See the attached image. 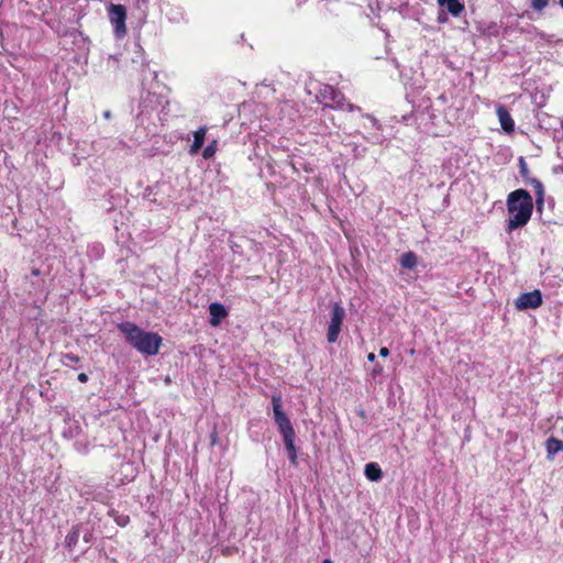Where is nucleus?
<instances>
[{
	"instance_id": "1",
	"label": "nucleus",
	"mask_w": 563,
	"mask_h": 563,
	"mask_svg": "<svg viewBox=\"0 0 563 563\" xmlns=\"http://www.w3.org/2000/svg\"><path fill=\"white\" fill-rule=\"evenodd\" d=\"M119 331L124 340L133 349L145 356H155L158 354L163 338L156 332L145 331L130 321H123L118 324Z\"/></svg>"
},
{
	"instance_id": "2",
	"label": "nucleus",
	"mask_w": 563,
	"mask_h": 563,
	"mask_svg": "<svg viewBox=\"0 0 563 563\" xmlns=\"http://www.w3.org/2000/svg\"><path fill=\"white\" fill-rule=\"evenodd\" d=\"M507 211L509 218L506 220L505 230L510 233L523 228L531 219L533 212V200L526 189H516L507 196Z\"/></svg>"
},
{
	"instance_id": "3",
	"label": "nucleus",
	"mask_w": 563,
	"mask_h": 563,
	"mask_svg": "<svg viewBox=\"0 0 563 563\" xmlns=\"http://www.w3.org/2000/svg\"><path fill=\"white\" fill-rule=\"evenodd\" d=\"M273 416L278 431L283 437L288 459L292 465L297 464V449L295 445L296 432L288 418L283 410L282 398L278 395L272 397Z\"/></svg>"
},
{
	"instance_id": "4",
	"label": "nucleus",
	"mask_w": 563,
	"mask_h": 563,
	"mask_svg": "<svg viewBox=\"0 0 563 563\" xmlns=\"http://www.w3.org/2000/svg\"><path fill=\"white\" fill-rule=\"evenodd\" d=\"M345 318V309L340 302L332 305L330 322L327 331V340L329 343H335L342 330L343 320Z\"/></svg>"
},
{
	"instance_id": "5",
	"label": "nucleus",
	"mask_w": 563,
	"mask_h": 563,
	"mask_svg": "<svg viewBox=\"0 0 563 563\" xmlns=\"http://www.w3.org/2000/svg\"><path fill=\"white\" fill-rule=\"evenodd\" d=\"M318 98L324 102L325 107L344 110V95L331 85H322L318 91Z\"/></svg>"
},
{
	"instance_id": "6",
	"label": "nucleus",
	"mask_w": 563,
	"mask_h": 563,
	"mask_svg": "<svg viewBox=\"0 0 563 563\" xmlns=\"http://www.w3.org/2000/svg\"><path fill=\"white\" fill-rule=\"evenodd\" d=\"M108 15L113 25L114 33L118 37H122L126 33L125 19L126 9L122 4L110 3L108 7Z\"/></svg>"
},
{
	"instance_id": "7",
	"label": "nucleus",
	"mask_w": 563,
	"mask_h": 563,
	"mask_svg": "<svg viewBox=\"0 0 563 563\" xmlns=\"http://www.w3.org/2000/svg\"><path fill=\"white\" fill-rule=\"evenodd\" d=\"M541 305L542 294L538 289L521 294L515 301V306L518 310L536 309Z\"/></svg>"
},
{
	"instance_id": "8",
	"label": "nucleus",
	"mask_w": 563,
	"mask_h": 563,
	"mask_svg": "<svg viewBox=\"0 0 563 563\" xmlns=\"http://www.w3.org/2000/svg\"><path fill=\"white\" fill-rule=\"evenodd\" d=\"M496 113L503 130L507 133L514 132L515 122L506 107L503 104L498 106L496 109Z\"/></svg>"
},
{
	"instance_id": "9",
	"label": "nucleus",
	"mask_w": 563,
	"mask_h": 563,
	"mask_svg": "<svg viewBox=\"0 0 563 563\" xmlns=\"http://www.w3.org/2000/svg\"><path fill=\"white\" fill-rule=\"evenodd\" d=\"M210 320L209 323L213 327L220 324V322L228 316V311L223 305L219 302H212L209 306Z\"/></svg>"
},
{
	"instance_id": "10",
	"label": "nucleus",
	"mask_w": 563,
	"mask_h": 563,
	"mask_svg": "<svg viewBox=\"0 0 563 563\" xmlns=\"http://www.w3.org/2000/svg\"><path fill=\"white\" fill-rule=\"evenodd\" d=\"M438 4L452 16H460L465 10L463 0H438Z\"/></svg>"
},
{
	"instance_id": "11",
	"label": "nucleus",
	"mask_w": 563,
	"mask_h": 563,
	"mask_svg": "<svg viewBox=\"0 0 563 563\" xmlns=\"http://www.w3.org/2000/svg\"><path fill=\"white\" fill-rule=\"evenodd\" d=\"M476 32L484 37L497 36L499 34V25L496 22H478Z\"/></svg>"
},
{
	"instance_id": "12",
	"label": "nucleus",
	"mask_w": 563,
	"mask_h": 563,
	"mask_svg": "<svg viewBox=\"0 0 563 563\" xmlns=\"http://www.w3.org/2000/svg\"><path fill=\"white\" fill-rule=\"evenodd\" d=\"M206 133H207L206 126H201L197 131L194 132V142L190 145V150H189L190 154L198 153L199 150L203 146Z\"/></svg>"
},
{
	"instance_id": "13",
	"label": "nucleus",
	"mask_w": 563,
	"mask_h": 563,
	"mask_svg": "<svg viewBox=\"0 0 563 563\" xmlns=\"http://www.w3.org/2000/svg\"><path fill=\"white\" fill-rule=\"evenodd\" d=\"M545 449L547 457L553 460L558 452L563 451V441L551 437L545 441Z\"/></svg>"
},
{
	"instance_id": "14",
	"label": "nucleus",
	"mask_w": 563,
	"mask_h": 563,
	"mask_svg": "<svg viewBox=\"0 0 563 563\" xmlns=\"http://www.w3.org/2000/svg\"><path fill=\"white\" fill-rule=\"evenodd\" d=\"M81 525L73 527L71 531L65 538L66 548L71 551L78 543L80 537Z\"/></svg>"
},
{
	"instance_id": "15",
	"label": "nucleus",
	"mask_w": 563,
	"mask_h": 563,
	"mask_svg": "<svg viewBox=\"0 0 563 563\" xmlns=\"http://www.w3.org/2000/svg\"><path fill=\"white\" fill-rule=\"evenodd\" d=\"M365 476L373 482H377L383 477V472L377 463H367L365 465Z\"/></svg>"
},
{
	"instance_id": "16",
	"label": "nucleus",
	"mask_w": 563,
	"mask_h": 563,
	"mask_svg": "<svg viewBox=\"0 0 563 563\" xmlns=\"http://www.w3.org/2000/svg\"><path fill=\"white\" fill-rule=\"evenodd\" d=\"M529 181L533 186L536 191L538 209H541L544 201V187L542 183L537 178H531L529 179Z\"/></svg>"
},
{
	"instance_id": "17",
	"label": "nucleus",
	"mask_w": 563,
	"mask_h": 563,
	"mask_svg": "<svg viewBox=\"0 0 563 563\" xmlns=\"http://www.w3.org/2000/svg\"><path fill=\"white\" fill-rule=\"evenodd\" d=\"M399 263L404 268L412 269L417 265V255L413 252H407L401 255Z\"/></svg>"
},
{
	"instance_id": "18",
	"label": "nucleus",
	"mask_w": 563,
	"mask_h": 563,
	"mask_svg": "<svg viewBox=\"0 0 563 563\" xmlns=\"http://www.w3.org/2000/svg\"><path fill=\"white\" fill-rule=\"evenodd\" d=\"M216 151H217V141L213 140L210 144H208L203 148V151H202L203 158L205 159H210L216 154Z\"/></svg>"
},
{
	"instance_id": "19",
	"label": "nucleus",
	"mask_w": 563,
	"mask_h": 563,
	"mask_svg": "<svg viewBox=\"0 0 563 563\" xmlns=\"http://www.w3.org/2000/svg\"><path fill=\"white\" fill-rule=\"evenodd\" d=\"M79 361L80 357L73 353H66L62 357V363L66 366H68L70 363H78Z\"/></svg>"
},
{
	"instance_id": "20",
	"label": "nucleus",
	"mask_w": 563,
	"mask_h": 563,
	"mask_svg": "<svg viewBox=\"0 0 563 563\" xmlns=\"http://www.w3.org/2000/svg\"><path fill=\"white\" fill-rule=\"evenodd\" d=\"M549 4V0H531V8L541 11L547 8Z\"/></svg>"
},
{
	"instance_id": "21",
	"label": "nucleus",
	"mask_w": 563,
	"mask_h": 563,
	"mask_svg": "<svg viewBox=\"0 0 563 563\" xmlns=\"http://www.w3.org/2000/svg\"><path fill=\"white\" fill-rule=\"evenodd\" d=\"M519 169H520V175L523 178H527L528 174H529V169H528V165L522 156L519 158Z\"/></svg>"
},
{
	"instance_id": "22",
	"label": "nucleus",
	"mask_w": 563,
	"mask_h": 563,
	"mask_svg": "<svg viewBox=\"0 0 563 563\" xmlns=\"http://www.w3.org/2000/svg\"><path fill=\"white\" fill-rule=\"evenodd\" d=\"M229 245H230V249L231 251L234 253V254H239V255H242L243 254V247L240 243H238L236 241H233V240H230L229 241Z\"/></svg>"
},
{
	"instance_id": "23",
	"label": "nucleus",
	"mask_w": 563,
	"mask_h": 563,
	"mask_svg": "<svg viewBox=\"0 0 563 563\" xmlns=\"http://www.w3.org/2000/svg\"><path fill=\"white\" fill-rule=\"evenodd\" d=\"M437 21L439 24H445L448 23L449 21V18H448V12L442 10L439 14H438V18H437Z\"/></svg>"
},
{
	"instance_id": "24",
	"label": "nucleus",
	"mask_w": 563,
	"mask_h": 563,
	"mask_svg": "<svg viewBox=\"0 0 563 563\" xmlns=\"http://www.w3.org/2000/svg\"><path fill=\"white\" fill-rule=\"evenodd\" d=\"M130 521V518L128 516H119L117 518V523L121 527H124L129 523Z\"/></svg>"
},
{
	"instance_id": "25",
	"label": "nucleus",
	"mask_w": 563,
	"mask_h": 563,
	"mask_svg": "<svg viewBox=\"0 0 563 563\" xmlns=\"http://www.w3.org/2000/svg\"><path fill=\"white\" fill-rule=\"evenodd\" d=\"M366 140L369 141L373 144H377V143L382 142L380 135H377V134H373V135L366 137Z\"/></svg>"
},
{
	"instance_id": "26",
	"label": "nucleus",
	"mask_w": 563,
	"mask_h": 563,
	"mask_svg": "<svg viewBox=\"0 0 563 563\" xmlns=\"http://www.w3.org/2000/svg\"><path fill=\"white\" fill-rule=\"evenodd\" d=\"M367 119H369L371 123H372V126L375 128V129H379L380 128V124L378 122V120L369 114L366 115Z\"/></svg>"
},
{
	"instance_id": "27",
	"label": "nucleus",
	"mask_w": 563,
	"mask_h": 563,
	"mask_svg": "<svg viewBox=\"0 0 563 563\" xmlns=\"http://www.w3.org/2000/svg\"><path fill=\"white\" fill-rule=\"evenodd\" d=\"M383 373V366L379 364H376L372 371L373 376H378Z\"/></svg>"
},
{
	"instance_id": "28",
	"label": "nucleus",
	"mask_w": 563,
	"mask_h": 563,
	"mask_svg": "<svg viewBox=\"0 0 563 563\" xmlns=\"http://www.w3.org/2000/svg\"><path fill=\"white\" fill-rule=\"evenodd\" d=\"M345 109H346L347 111H350V112L355 111V110H357V111H360V110H361V109H360V107H357V106H355V104H353V103H346V102H345V104H344V110H345Z\"/></svg>"
},
{
	"instance_id": "29",
	"label": "nucleus",
	"mask_w": 563,
	"mask_h": 563,
	"mask_svg": "<svg viewBox=\"0 0 563 563\" xmlns=\"http://www.w3.org/2000/svg\"><path fill=\"white\" fill-rule=\"evenodd\" d=\"M31 284L34 286L35 289H41L44 285V280L43 279L36 280V282L31 280Z\"/></svg>"
},
{
	"instance_id": "30",
	"label": "nucleus",
	"mask_w": 563,
	"mask_h": 563,
	"mask_svg": "<svg viewBox=\"0 0 563 563\" xmlns=\"http://www.w3.org/2000/svg\"><path fill=\"white\" fill-rule=\"evenodd\" d=\"M210 438H211V445H214L218 441V433H217L216 429L212 431Z\"/></svg>"
},
{
	"instance_id": "31",
	"label": "nucleus",
	"mask_w": 563,
	"mask_h": 563,
	"mask_svg": "<svg viewBox=\"0 0 563 563\" xmlns=\"http://www.w3.org/2000/svg\"><path fill=\"white\" fill-rule=\"evenodd\" d=\"M379 355H380L382 357H387V356L389 355V350H388L387 347H385V346H384V347H380V350H379Z\"/></svg>"
},
{
	"instance_id": "32",
	"label": "nucleus",
	"mask_w": 563,
	"mask_h": 563,
	"mask_svg": "<svg viewBox=\"0 0 563 563\" xmlns=\"http://www.w3.org/2000/svg\"><path fill=\"white\" fill-rule=\"evenodd\" d=\"M78 380H79L80 383H87V382H88V375H87L86 373H80V374L78 375Z\"/></svg>"
},
{
	"instance_id": "33",
	"label": "nucleus",
	"mask_w": 563,
	"mask_h": 563,
	"mask_svg": "<svg viewBox=\"0 0 563 563\" xmlns=\"http://www.w3.org/2000/svg\"><path fill=\"white\" fill-rule=\"evenodd\" d=\"M91 536H92V534H91V532L87 530V531L85 532L84 537H82L84 541H85L86 543H90V541H91Z\"/></svg>"
},
{
	"instance_id": "34",
	"label": "nucleus",
	"mask_w": 563,
	"mask_h": 563,
	"mask_svg": "<svg viewBox=\"0 0 563 563\" xmlns=\"http://www.w3.org/2000/svg\"><path fill=\"white\" fill-rule=\"evenodd\" d=\"M41 274H42L41 271L38 268H36V267L32 268V271H31V276L32 277H40Z\"/></svg>"
},
{
	"instance_id": "35",
	"label": "nucleus",
	"mask_w": 563,
	"mask_h": 563,
	"mask_svg": "<svg viewBox=\"0 0 563 563\" xmlns=\"http://www.w3.org/2000/svg\"><path fill=\"white\" fill-rule=\"evenodd\" d=\"M367 360H368L369 362H374V361L376 360V355H375L374 353H368V354H367Z\"/></svg>"
},
{
	"instance_id": "36",
	"label": "nucleus",
	"mask_w": 563,
	"mask_h": 563,
	"mask_svg": "<svg viewBox=\"0 0 563 563\" xmlns=\"http://www.w3.org/2000/svg\"><path fill=\"white\" fill-rule=\"evenodd\" d=\"M103 117H104L106 119H110V118H111V112H110L109 110L104 111V112H103Z\"/></svg>"
},
{
	"instance_id": "37",
	"label": "nucleus",
	"mask_w": 563,
	"mask_h": 563,
	"mask_svg": "<svg viewBox=\"0 0 563 563\" xmlns=\"http://www.w3.org/2000/svg\"><path fill=\"white\" fill-rule=\"evenodd\" d=\"M322 563H333L330 559H324Z\"/></svg>"
},
{
	"instance_id": "38",
	"label": "nucleus",
	"mask_w": 563,
	"mask_h": 563,
	"mask_svg": "<svg viewBox=\"0 0 563 563\" xmlns=\"http://www.w3.org/2000/svg\"><path fill=\"white\" fill-rule=\"evenodd\" d=\"M559 4L563 8V0H559Z\"/></svg>"
}]
</instances>
